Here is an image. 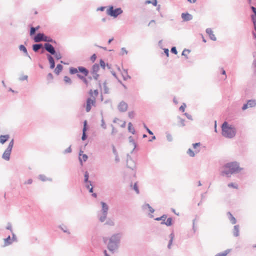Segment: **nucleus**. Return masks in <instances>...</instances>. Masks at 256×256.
Returning a JSON list of instances; mask_svg holds the SVG:
<instances>
[{"mask_svg":"<svg viewBox=\"0 0 256 256\" xmlns=\"http://www.w3.org/2000/svg\"><path fill=\"white\" fill-rule=\"evenodd\" d=\"M256 104V101L253 100H248L246 104H244L242 107L243 110H246L248 108L254 107Z\"/></svg>","mask_w":256,"mask_h":256,"instance_id":"obj_11","label":"nucleus"},{"mask_svg":"<svg viewBox=\"0 0 256 256\" xmlns=\"http://www.w3.org/2000/svg\"><path fill=\"white\" fill-rule=\"evenodd\" d=\"M233 234L235 236H238L239 235V227L238 226H235L233 230Z\"/></svg>","mask_w":256,"mask_h":256,"instance_id":"obj_22","label":"nucleus"},{"mask_svg":"<svg viewBox=\"0 0 256 256\" xmlns=\"http://www.w3.org/2000/svg\"><path fill=\"white\" fill-rule=\"evenodd\" d=\"M229 252H230L229 250H226L224 252L218 253L214 256H226L227 255V254H228L229 253Z\"/></svg>","mask_w":256,"mask_h":256,"instance_id":"obj_28","label":"nucleus"},{"mask_svg":"<svg viewBox=\"0 0 256 256\" xmlns=\"http://www.w3.org/2000/svg\"><path fill=\"white\" fill-rule=\"evenodd\" d=\"M10 136L8 134L0 136V143L4 144L9 138Z\"/></svg>","mask_w":256,"mask_h":256,"instance_id":"obj_17","label":"nucleus"},{"mask_svg":"<svg viewBox=\"0 0 256 256\" xmlns=\"http://www.w3.org/2000/svg\"><path fill=\"white\" fill-rule=\"evenodd\" d=\"M86 188L89 190L90 192H92V187L91 186V184H87Z\"/></svg>","mask_w":256,"mask_h":256,"instance_id":"obj_40","label":"nucleus"},{"mask_svg":"<svg viewBox=\"0 0 256 256\" xmlns=\"http://www.w3.org/2000/svg\"><path fill=\"white\" fill-rule=\"evenodd\" d=\"M113 39H111V40H109L108 42V44H110L112 40Z\"/></svg>","mask_w":256,"mask_h":256,"instance_id":"obj_62","label":"nucleus"},{"mask_svg":"<svg viewBox=\"0 0 256 256\" xmlns=\"http://www.w3.org/2000/svg\"><path fill=\"white\" fill-rule=\"evenodd\" d=\"M35 42H39L42 41L46 42H52V39L50 37L46 36L44 34L39 33L34 38Z\"/></svg>","mask_w":256,"mask_h":256,"instance_id":"obj_6","label":"nucleus"},{"mask_svg":"<svg viewBox=\"0 0 256 256\" xmlns=\"http://www.w3.org/2000/svg\"><path fill=\"white\" fill-rule=\"evenodd\" d=\"M242 168H240L236 162H232L224 165L221 170L222 176H226L230 177L231 174L238 173L241 171Z\"/></svg>","mask_w":256,"mask_h":256,"instance_id":"obj_1","label":"nucleus"},{"mask_svg":"<svg viewBox=\"0 0 256 256\" xmlns=\"http://www.w3.org/2000/svg\"><path fill=\"white\" fill-rule=\"evenodd\" d=\"M96 54H94L92 55V56H91L90 60L92 62H94L96 60Z\"/></svg>","mask_w":256,"mask_h":256,"instance_id":"obj_41","label":"nucleus"},{"mask_svg":"<svg viewBox=\"0 0 256 256\" xmlns=\"http://www.w3.org/2000/svg\"><path fill=\"white\" fill-rule=\"evenodd\" d=\"M120 238L118 234L114 235L110 238V243L108 244V248L110 251H113L116 248V244L113 245V243H116L120 240Z\"/></svg>","mask_w":256,"mask_h":256,"instance_id":"obj_5","label":"nucleus"},{"mask_svg":"<svg viewBox=\"0 0 256 256\" xmlns=\"http://www.w3.org/2000/svg\"><path fill=\"white\" fill-rule=\"evenodd\" d=\"M62 68H63V66L62 64H58L57 66H56V68H55V69L54 70V73L58 75L60 74V72L62 71Z\"/></svg>","mask_w":256,"mask_h":256,"instance_id":"obj_18","label":"nucleus"},{"mask_svg":"<svg viewBox=\"0 0 256 256\" xmlns=\"http://www.w3.org/2000/svg\"><path fill=\"white\" fill-rule=\"evenodd\" d=\"M32 179H29L27 182H25V184H32Z\"/></svg>","mask_w":256,"mask_h":256,"instance_id":"obj_47","label":"nucleus"},{"mask_svg":"<svg viewBox=\"0 0 256 256\" xmlns=\"http://www.w3.org/2000/svg\"><path fill=\"white\" fill-rule=\"evenodd\" d=\"M64 232H67V233H68V234H70V232H68L66 230H64Z\"/></svg>","mask_w":256,"mask_h":256,"instance_id":"obj_59","label":"nucleus"},{"mask_svg":"<svg viewBox=\"0 0 256 256\" xmlns=\"http://www.w3.org/2000/svg\"><path fill=\"white\" fill-rule=\"evenodd\" d=\"M152 4L154 6H156L157 4V0H152Z\"/></svg>","mask_w":256,"mask_h":256,"instance_id":"obj_51","label":"nucleus"},{"mask_svg":"<svg viewBox=\"0 0 256 256\" xmlns=\"http://www.w3.org/2000/svg\"><path fill=\"white\" fill-rule=\"evenodd\" d=\"M236 134V130L232 126L224 122L222 126V134L228 138H233Z\"/></svg>","mask_w":256,"mask_h":256,"instance_id":"obj_4","label":"nucleus"},{"mask_svg":"<svg viewBox=\"0 0 256 256\" xmlns=\"http://www.w3.org/2000/svg\"><path fill=\"white\" fill-rule=\"evenodd\" d=\"M127 104L124 102H120L118 106V110L122 112H126L127 110Z\"/></svg>","mask_w":256,"mask_h":256,"instance_id":"obj_14","label":"nucleus"},{"mask_svg":"<svg viewBox=\"0 0 256 256\" xmlns=\"http://www.w3.org/2000/svg\"><path fill=\"white\" fill-rule=\"evenodd\" d=\"M190 51L188 50H184L183 52H182V56H187L188 55L190 54Z\"/></svg>","mask_w":256,"mask_h":256,"instance_id":"obj_33","label":"nucleus"},{"mask_svg":"<svg viewBox=\"0 0 256 256\" xmlns=\"http://www.w3.org/2000/svg\"><path fill=\"white\" fill-rule=\"evenodd\" d=\"M251 9L252 10L254 14H255V16H252V20L253 24H254V30H255V32H253V34H254V36L256 38V8L252 6Z\"/></svg>","mask_w":256,"mask_h":256,"instance_id":"obj_10","label":"nucleus"},{"mask_svg":"<svg viewBox=\"0 0 256 256\" xmlns=\"http://www.w3.org/2000/svg\"><path fill=\"white\" fill-rule=\"evenodd\" d=\"M202 39H203V42H206V39L204 38V36H202Z\"/></svg>","mask_w":256,"mask_h":256,"instance_id":"obj_61","label":"nucleus"},{"mask_svg":"<svg viewBox=\"0 0 256 256\" xmlns=\"http://www.w3.org/2000/svg\"><path fill=\"white\" fill-rule=\"evenodd\" d=\"M236 221V220L234 218H233L232 216L231 217V222L232 224H235Z\"/></svg>","mask_w":256,"mask_h":256,"instance_id":"obj_49","label":"nucleus"},{"mask_svg":"<svg viewBox=\"0 0 256 256\" xmlns=\"http://www.w3.org/2000/svg\"><path fill=\"white\" fill-rule=\"evenodd\" d=\"M164 52H165L168 57L169 56V50L168 49L166 48L164 50Z\"/></svg>","mask_w":256,"mask_h":256,"instance_id":"obj_48","label":"nucleus"},{"mask_svg":"<svg viewBox=\"0 0 256 256\" xmlns=\"http://www.w3.org/2000/svg\"><path fill=\"white\" fill-rule=\"evenodd\" d=\"M144 4H152V1L150 0H146L144 2Z\"/></svg>","mask_w":256,"mask_h":256,"instance_id":"obj_53","label":"nucleus"},{"mask_svg":"<svg viewBox=\"0 0 256 256\" xmlns=\"http://www.w3.org/2000/svg\"><path fill=\"white\" fill-rule=\"evenodd\" d=\"M171 52L176 54H177V50L176 47H172L171 49Z\"/></svg>","mask_w":256,"mask_h":256,"instance_id":"obj_43","label":"nucleus"},{"mask_svg":"<svg viewBox=\"0 0 256 256\" xmlns=\"http://www.w3.org/2000/svg\"><path fill=\"white\" fill-rule=\"evenodd\" d=\"M79 158L80 162H86L88 158V156L86 154H82L80 153Z\"/></svg>","mask_w":256,"mask_h":256,"instance_id":"obj_24","label":"nucleus"},{"mask_svg":"<svg viewBox=\"0 0 256 256\" xmlns=\"http://www.w3.org/2000/svg\"><path fill=\"white\" fill-rule=\"evenodd\" d=\"M4 240V246H8L12 242V240L11 239L10 236H8V238H5Z\"/></svg>","mask_w":256,"mask_h":256,"instance_id":"obj_23","label":"nucleus"},{"mask_svg":"<svg viewBox=\"0 0 256 256\" xmlns=\"http://www.w3.org/2000/svg\"><path fill=\"white\" fill-rule=\"evenodd\" d=\"M87 122L86 120H84V128L82 130V140H84L86 138V126Z\"/></svg>","mask_w":256,"mask_h":256,"instance_id":"obj_19","label":"nucleus"},{"mask_svg":"<svg viewBox=\"0 0 256 256\" xmlns=\"http://www.w3.org/2000/svg\"><path fill=\"white\" fill-rule=\"evenodd\" d=\"M19 49H20V50L23 51L25 54H28L26 48L24 45L21 44L20 46H19Z\"/></svg>","mask_w":256,"mask_h":256,"instance_id":"obj_31","label":"nucleus"},{"mask_svg":"<svg viewBox=\"0 0 256 256\" xmlns=\"http://www.w3.org/2000/svg\"><path fill=\"white\" fill-rule=\"evenodd\" d=\"M48 59L50 64V68L52 69L54 68V62L53 58L50 56H49Z\"/></svg>","mask_w":256,"mask_h":256,"instance_id":"obj_21","label":"nucleus"},{"mask_svg":"<svg viewBox=\"0 0 256 256\" xmlns=\"http://www.w3.org/2000/svg\"><path fill=\"white\" fill-rule=\"evenodd\" d=\"M42 47V44H34L32 46V49L34 52H36Z\"/></svg>","mask_w":256,"mask_h":256,"instance_id":"obj_26","label":"nucleus"},{"mask_svg":"<svg viewBox=\"0 0 256 256\" xmlns=\"http://www.w3.org/2000/svg\"><path fill=\"white\" fill-rule=\"evenodd\" d=\"M100 65L104 69L105 68V62L103 60H100Z\"/></svg>","mask_w":256,"mask_h":256,"instance_id":"obj_42","label":"nucleus"},{"mask_svg":"<svg viewBox=\"0 0 256 256\" xmlns=\"http://www.w3.org/2000/svg\"><path fill=\"white\" fill-rule=\"evenodd\" d=\"M228 186L230 188H234L238 189V185L236 183H230L228 184Z\"/></svg>","mask_w":256,"mask_h":256,"instance_id":"obj_29","label":"nucleus"},{"mask_svg":"<svg viewBox=\"0 0 256 256\" xmlns=\"http://www.w3.org/2000/svg\"><path fill=\"white\" fill-rule=\"evenodd\" d=\"M164 224L168 226H171L172 224V219L171 218H168L166 221L165 222Z\"/></svg>","mask_w":256,"mask_h":256,"instance_id":"obj_30","label":"nucleus"},{"mask_svg":"<svg viewBox=\"0 0 256 256\" xmlns=\"http://www.w3.org/2000/svg\"><path fill=\"white\" fill-rule=\"evenodd\" d=\"M106 214H103V216H101V217L100 218V220L101 222H104V221L106 220Z\"/></svg>","mask_w":256,"mask_h":256,"instance_id":"obj_39","label":"nucleus"},{"mask_svg":"<svg viewBox=\"0 0 256 256\" xmlns=\"http://www.w3.org/2000/svg\"><path fill=\"white\" fill-rule=\"evenodd\" d=\"M44 48L46 50L52 54H54L55 50L53 46L51 44H49V43H46L44 44Z\"/></svg>","mask_w":256,"mask_h":256,"instance_id":"obj_12","label":"nucleus"},{"mask_svg":"<svg viewBox=\"0 0 256 256\" xmlns=\"http://www.w3.org/2000/svg\"><path fill=\"white\" fill-rule=\"evenodd\" d=\"M120 122L122 123L121 125H120L122 127V128L124 127L125 126H126V122L124 121H123V120H120Z\"/></svg>","mask_w":256,"mask_h":256,"instance_id":"obj_50","label":"nucleus"},{"mask_svg":"<svg viewBox=\"0 0 256 256\" xmlns=\"http://www.w3.org/2000/svg\"><path fill=\"white\" fill-rule=\"evenodd\" d=\"M161 220H166V216L165 215H163L160 217Z\"/></svg>","mask_w":256,"mask_h":256,"instance_id":"obj_52","label":"nucleus"},{"mask_svg":"<svg viewBox=\"0 0 256 256\" xmlns=\"http://www.w3.org/2000/svg\"><path fill=\"white\" fill-rule=\"evenodd\" d=\"M69 72L70 74H77L78 78L82 80L86 86H88V82L86 77L88 74V70L86 68L82 66H80L78 68L70 67Z\"/></svg>","mask_w":256,"mask_h":256,"instance_id":"obj_2","label":"nucleus"},{"mask_svg":"<svg viewBox=\"0 0 256 256\" xmlns=\"http://www.w3.org/2000/svg\"><path fill=\"white\" fill-rule=\"evenodd\" d=\"M128 115H129V116L130 118H132L134 116V112H129V113H128Z\"/></svg>","mask_w":256,"mask_h":256,"instance_id":"obj_46","label":"nucleus"},{"mask_svg":"<svg viewBox=\"0 0 256 256\" xmlns=\"http://www.w3.org/2000/svg\"><path fill=\"white\" fill-rule=\"evenodd\" d=\"M181 17H182V19H183L184 21L190 20L192 18V16L188 12L182 13V14H181Z\"/></svg>","mask_w":256,"mask_h":256,"instance_id":"obj_15","label":"nucleus"},{"mask_svg":"<svg viewBox=\"0 0 256 256\" xmlns=\"http://www.w3.org/2000/svg\"><path fill=\"white\" fill-rule=\"evenodd\" d=\"M98 70L99 66L98 64H94L93 66H92V74L94 75V77L96 78H97L98 76V75L96 74Z\"/></svg>","mask_w":256,"mask_h":256,"instance_id":"obj_13","label":"nucleus"},{"mask_svg":"<svg viewBox=\"0 0 256 256\" xmlns=\"http://www.w3.org/2000/svg\"><path fill=\"white\" fill-rule=\"evenodd\" d=\"M122 10L120 8H116V9H114L112 6L109 8L107 10L108 14L115 18L122 14Z\"/></svg>","mask_w":256,"mask_h":256,"instance_id":"obj_8","label":"nucleus"},{"mask_svg":"<svg viewBox=\"0 0 256 256\" xmlns=\"http://www.w3.org/2000/svg\"><path fill=\"white\" fill-rule=\"evenodd\" d=\"M35 32H36V28H34V27H31L30 30V36L33 35L35 33Z\"/></svg>","mask_w":256,"mask_h":256,"instance_id":"obj_36","label":"nucleus"},{"mask_svg":"<svg viewBox=\"0 0 256 256\" xmlns=\"http://www.w3.org/2000/svg\"><path fill=\"white\" fill-rule=\"evenodd\" d=\"M206 33L209 35L210 38L212 40H216V38L213 34V32L211 28H208L206 30Z\"/></svg>","mask_w":256,"mask_h":256,"instance_id":"obj_16","label":"nucleus"},{"mask_svg":"<svg viewBox=\"0 0 256 256\" xmlns=\"http://www.w3.org/2000/svg\"><path fill=\"white\" fill-rule=\"evenodd\" d=\"M36 28V30H38L40 28V26H37Z\"/></svg>","mask_w":256,"mask_h":256,"instance_id":"obj_63","label":"nucleus"},{"mask_svg":"<svg viewBox=\"0 0 256 256\" xmlns=\"http://www.w3.org/2000/svg\"><path fill=\"white\" fill-rule=\"evenodd\" d=\"M252 246L253 248H256V244H253Z\"/></svg>","mask_w":256,"mask_h":256,"instance_id":"obj_58","label":"nucleus"},{"mask_svg":"<svg viewBox=\"0 0 256 256\" xmlns=\"http://www.w3.org/2000/svg\"><path fill=\"white\" fill-rule=\"evenodd\" d=\"M147 132H149V134H153L152 132L148 128H147Z\"/></svg>","mask_w":256,"mask_h":256,"instance_id":"obj_55","label":"nucleus"},{"mask_svg":"<svg viewBox=\"0 0 256 256\" xmlns=\"http://www.w3.org/2000/svg\"><path fill=\"white\" fill-rule=\"evenodd\" d=\"M101 204L102 206V210L103 212V214H106L107 211L108 210V206L107 204L104 202H101Z\"/></svg>","mask_w":256,"mask_h":256,"instance_id":"obj_20","label":"nucleus"},{"mask_svg":"<svg viewBox=\"0 0 256 256\" xmlns=\"http://www.w3.org/2000/svg\"><path fill=\"white\" fill-rule=\"evenodd\" d=\"M186 107V104L184 103H183L179 108L180 110L182 112H184Z\"/></svg>","mask_w":256,"mask_h":256,"instance_id":"obj_32","label":"nucleus"},{"mask_svg":"<svg viewBox=\"0 0 256 256\" xmlns=\"http://www.w3.org/2000/svg\"><path fill=\"white\" fill-rule=\"evenodd\" d=\"M53 78L52 74L50 73H49L47 76V79L49 80H52Z\"/></svg>","mask_w":256,"mask_h":256,"instance_id":"obj_38","label":"nucleus"},{"mask_svg":"<svg viewBox=\"0 0 256 256\" xmlns=\"http://www.w3.org/2000/svg\"><path fill=\"white\" fill-rule=\"evenodd\" d=\"M156 220H161V218H160H160H156Z\"/></svg>","mask_w":256,"mask_h":256,"instance_id":"obj_60","label":"nucleus"},{"mask_svg":"<svg viewBox=\"0 0 256 256\" xmlns=\"http://www.w3.org/2000/svg\"><path fill=\"white\" fill-rule=\"evenodd\" d=\"M222 74L225 75V76L226 74V71L223 69H222Z\"/></svg>","mask_w":256,"mask_h":256,"instance_id":"obj_56","label":"nucleus"},{"mask_svg":"<svg viewBox=\"0 0 256 256\" xmlns=\"http://www.w3.org/2000/svg\"><path fill=\"white\" fill-rule=\"evenodd\" d=\"M92 195H93V196H94V197H95V198H96V194H92Z\"/></svg>","mask_w":256,"mask_h":256,"instance_id":"obj_64","label":"nucleus"},{"mask_svg":"<svg viewBox=\"0 0 256 256\" xmlns=\"http://www.w3.org/2000/svg\"><path fill=\"white\" fill-rule=\"evenodd\" d=\"M88 174L86 172L84 174V182H88Z\"/></svg>","mask_w":256,"mask_h":256,"instance_id":"obj_34","label":"nucleus"},{"mask_svg":"<svg viewBox=\"0 0 256 256\" xmlns=\"http://www.w3.org/2000/svg\"><path fill=\"white\" fill-rule=\"evenodd\" d=\"M64 80L66 84H70L72 82V80L68 76H65L64 78Z\"/></svg>","mask_w":256,"mask_h":256,"instance_id":"obj_27","label":"nucleus"},{"mask_svg":"<svg viewBox=\"0 0 256 256\" xmlns=\"http://www.w3.org/2000/svg\"><path fill=\"white\" fill-rule=\"evenodd\" d=\"M200 146V143H196L193 144V148L194 149H195L194 151L192 150L191 149H189L188 150V154L190 155V156H194L195 155V153H198L199 151L198 150H197L196 148L198 147H199Z\"/></svg>","mask_w":256,"mask_h":256,"instance_id":"obj_9","label":"nucleus"},{"mask_svg":"<svg viewBox=\"0 0 256 256\" xmlns=\"http://www.w3.org/2000/svg\"><path fill=\"white\" fill-rule=\"evenodd\" d=\"M14 146V140H12L11 142H10L8 148L4 152L2 155V158L6 160H8L10 158V156L12 152V148Z\"/></svg>","mask_w":256,"mask_h":256,"instance_id":"obj_7","label":"nucleus"},{"mask_svg":"<svg viewBox=\"0 0 256 256\" xmlns=\"http://www.w3.org/2000/svg\"><path fill=\"white\" fill-rule=\"evenodd\" d=\"M104 254L105 256H109V255L106 253V250L104 251Z\"/></svg>","mask_w":256,"mask_h":256,"instance_id":"obj_57","label":"nucleus"},{"mask_svg":"<svg viewBox=\"0 0 256 256\" xmlns=\"http://www.w3.org/2000/svg\"><path fill=\"white\" fill-rule=\"evenodd\" d=\"M188 1L189 2H190V3H192V2L195 3L196 2V0H188Z\"/></svg>","mask_w":256,"mask_h":256,"instance_id":"obj_54","label":"nucleus"},{"mask_svg":"<svg viewBox=\"0 0 256 256\" xmlns=\"http://www.w3.org/2000/svg\"><path fill=\"white\" fill-rule=\"evenodd\" d=\"M90 97L86 100V110L87 112H89L92 106H95L96 103V98L98 95V92L97 90H90L88 92Z\"/></svg>","mask_w":256,"mask_h":256,"instance_id":"obj_3","label":"nucleus"},{"mask_svg":"<svg viewBox=\"0 0 256 256\" xmlns=\"http://www.w3.org/2000/svg\"><path fill=\"white\" fill-rule=\"evenodd\" d=\"M134 190H135V191L136 192V193L138 194L139 192H138V187L136 184H134Z\"/></svg>","mask_w":256,"mask_h":256,"instance_id":"obj_45","label":"nucleus"},{"mask_svg":"<svg viewBox=\"0 0 256 256\" xmlns=\"http://www.w3.org/2000/svg\"><path fill=\"white\" fill-rule=\"evenodd\" d=\"M170 243H169V244H168L169 248H170V245L172 244V240H173V238H174V234H171L170 236Z\"/></svg>","mask_w":256,"mask_h":256,"instance_id":"obj_37","label":"nucleus"},{"mask_svg":"<svg viewBox=\"0 0 256 256\" xmlns=\"http://www.w3.org/2000/svg\"><path fill=\"white\" fill-rule=\"evenodd\" d=\"M54 56L58 60H60L62 58V56L60 53H54Z\"/></svg>","mask_w":256,"mask_h":256,"instance_id":"obj_35","label":"nucleus"},{"mask_svg":"<svg viewBox=\"0 0 256 256\" xmlns=\"http://www.w3.org/2000/svg\"><path fill=\"white\" fill-rule=\"evenodd\" d=\"M128 130H129V132L132 134L134 133L135 130L131 122H129L128 124Z\"/></svg>","mask_w":256,"mask_h":256,"instance_id":"obj_25","label":"nucleus"},{"mask_svg":"<svg viewBox=\"0 0 256 256\" xmlns=\"http://www.w3.org/2000/svg\"><path fill=\"white\" fill-rule=\"evenodd\" d=\"M146 206H148V208H149V209H150V211L152 213H153V212H154V209L152 208V207L150 206V204H147Z\"/></svg>","mask_w":256,"mask_h":256,"instance_id":"obj_44","label":"nucleus"}]
</instances>
